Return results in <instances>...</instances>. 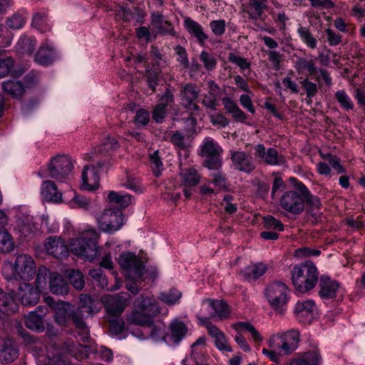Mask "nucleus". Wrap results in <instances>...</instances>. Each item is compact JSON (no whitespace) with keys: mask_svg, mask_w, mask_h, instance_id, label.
<instances>
[{"mask_svg":"<svg viewBox=\"0 0 365 365\" xmlns=\"http://www.w3.org/2000/svg\"><path fill=\"white\" fill-rule=\"evenodd\" d=\"M159 312L158 303L153 298L137 299L134 310L126 316L129 324L139 327L133 333V336L140 340L151 339L158 341L163 339L168 344H179L187 333V326L182 322L173 320L169 325L168 332L163 336L164 326L153 319Z\"/></svg>","mask_w":365,"mask_h":365,"instance_id":"nucleus-1","label":"nucleus"},{"mask_svg":"<svg viewBox=\"0 0 365 365\" xmlns=\"http://www.w3.org/2000/svg\"><path fill=\"white\" fill-rule=\"evenodd\" d=\"M118 263L124 270L127 280L126 287L133 294L138 292V284L145 279L154 280L158 276L155 268L145 269L141 259L131 252L122 253Z\"/></svg>","mask_w":365,"mask_h":365,"instance_id":"nucleus-2","label":"nucleus"},{"mask_svg":"<svg viewBox=\"0 0 365 365\" xmlns=\"http://www.w3.org/2000/svg\"><path fill=\"white\" fill-rule=\"evenodd\" d=\"M299 336V332L294 329L274 334L267 340L268 348H264L262 353L273 362L279 364L280 356L289 355L297 349Z\"/></svg>","mask_w":365,"mask_h":365,"instance_id":"nucleus-3","label":"nucleus"},{"mask_svg":"<svg viewBox=\"0 0 365 365\" xmlns=\"http://www.w3.org/2000/svg\"><path fill=\"white\" fill-rule=\"evenodd\" d=\"M291 281L294 289L301 294L312 290L319 282V272L311 261H306L292 267L290 271Z\"/></svg>","mask_w":365,"mask_h":365,"instance_id":"nucleus-4","label":"nucleus"},{"mask_svg":"<svg viewBox=\"0 0 365 365\" xmlns=\"http://www.w3.org/2000/svg\"><path fill=\"white\" fill-rule=\"evenodd\" d=\"M98 239L99 234L95 229L86 230L78 237L70 240V251L74 255L91 262L100 254Z\"/></svg>","mask_w":365,"mask_h":365,"instance_id":"nucleus-5","label":"nucleus"},{"mask_svg":"<svg viewBox=\"0 0 365 365\" xmlns=\"http://www.w3.org/2000/svg\"><path fill=\"white\" fill-rule=\"evenodd\" d=\"M2 272L7 279L19 278L30 280L36 273L34 260L29 255H19L16 257L14 264L11 262L4 263Z\"/></svg>","mask_w":365,"mask_h":365,"instance_id":"nucleus-6","label":"nucleus"},{"mask_svg":"<svg viewBox=\"0 0 365 365\" xmlns=\"http://www.w3.org/2000/svg\"><path fill=\"white\" fill-rule=\"evenodd\" d=\"M290 290L288 286L280 281H274L264 289V297L271 308L277 312H282L289 301Z\"/></svg>","mask_w":365,"mask_h":365,"instance_id":"nucleus-7","label":"nucleus"},{"mask_svg":"<svg viewBox=\"0 0 365 365\" xmlns=\"http://www.w3.org/2000/svg\"><path fill=\"white\" fill-rule=\"evenodd\" d=\"M73 169V164L67 156H57L53 158L45 170L38 172L41 178H51L63 180L68 176Z\"/></svg>","mask_w":365,"mask_h":365,"instance_id":"nucleus-8","label":"nucleus"},{"mask_svg":"<svg viewBox=\"0 0 365 365\" xmlns=\"http://www.w3.org/2000/svg\"><path fill=\"white\" fill-rule=\"evenodd\" d=\"M97 221L101 230L107 233H114L123 227L125 217L119 210L106 209Z\"/></svg>","mask_w":365,"mask_h":365,"instance_id":"nucleus-9","label":"nucleus"},{"mask_svg":"<svg viewBox=\"0 0 365 365\" xmlns=\"http://www.w3.org/2000/svg\"><path fill=\"white\" fill-rule=\"evenodd\" d=\"M108 317H118L128 305V298L125 295H106L101 297Z\"/></svg>","mask_w":365,"mask_h":365,"instance_id":"nucleus-10","label":"nucleus"},{"mask_svg":"<svg viewBox=\"0 0 365 365\" xmlns=\"http://www.w3.org/2000/svg\"><path fill=\"white\" fill-rule=\"evenodd\" d=\"M279 204L284 210L294 215L300 214L304 209L302 194L294 190L285 192L280 198Z\"/></svg>","mask_w":365,"mask_h":365,"instance_id":"nucleus-11","label":"nucleus"},{"mask_svg":"<svg viewBox=\"0 0 365 365\" xmlns=\"http://www.w3.org/2000/svg\"><path fill=\"white\" fill-rule=\"evenodd\" d=\"M343 294L344 289L337 281L333 280L327 276L321 277L319 295L322 299H340L342 298Z\"/></svg>","mask_w":365,"mask_h":365,"instance_id":"nucleus-12","label":"nucleus"},{"mask_svg":"<svg viewBox=\"0 0 365 365\" xmlns=\"http://www.w3.org/2000/svg\"><path fill=\"white\" fill-rule=\"evenodd\" d=\"M200 91L199 88L192 83H186L180 89L181 103L192 113L199 110V106L195 101L198 98Z\"/></svg>","mask_w":365,"mask_h":365,"instance_id":"nucleus-13","label":"nucleus"},{"mask_svg":"<svg viewBox=\"0 0 365 365\" xmlns=\"http://www.w3.org/2000/svg\"><path fill=\"white\" fill-rule=\"evenodd\" d=\"M103 164L98 163L96 165H86L82 172V185L83 190L91 191L98 188L99 185L98 173L103 168Z\"/></svg>","mask_w":365,"mask_h":365,"instance_id":"nucleus-14","label":"nucleus"},{"mask_svg":"<svg viewBox=\"0 0 365 365\" xmlns=\"http://www.w3.org/2000/svg\"><path fill=\"white\" fill-rule=\"evenodd\" d=\"M46 252L53 257L62 259L68 254V248L65 241L57 236L48 237L44 242Z\"/></svg>","mask_w":365,"mask_h":365,"instance_id":"nucleus-15","label":"nucleus"},{"mask_svg":"<svg viewBox=\"0 0 365 365\" xmlns=\"http://www.w3.org/2000/svg\"><path fill=\"white\" fill-rule=\"evenodd\" d=\"M255 156L259 161L271 165H280L284 163V158L279 155L276 149L270 148L266 150L262 144H258L255 147Z\"/></svg>","mask_w":365,"mask_h":365,"instance_id":"nucleus-16","label":"nucleus"},{"mask_svg":"<svg viewBox=\"0 0 365 365\" xmlns=\"http://www.w3.org/2000/svg\"><path fill=\"white\" fill-rule=\"evenodd\" d=\"M230 153L232 167L235 169L245 173H250L255 170V166L249 154L238 150H230Z\"/></svg>","mask_w":365,"mask_h":365,"instance_id":"nucleus-17","label":"nucleus"},{"mask_svg":"<svg viewBox=\"0 0 365 365\" xmlns=\"http://www.w3.org/2000/svg\"><path fill=\"white\" fill-rule=\"evenodd\" d=\"M18 299L25 306H33L38 303L40 299V292L34 286L29 283H22L19 285L16 293Z\"/></svg>","mask_w":365,"mask_h":365,"instance_id":"nucleus-18","label":"nucleus"},{"mask_svg":"<svg viewBox=\"0 0 365 365\" xmlns=\"http://www.w3.org/2000/svg\"><path fill=\"white\" fill-rule=\"evenodd\" d=\"M201 324H206L208 334L213 339L215 346L220 351L232 352V349L227 342L225 334L216 326L206 324L207 319L203 317L199 318Z\"/></svg>","mask_w":365,"mask_h":365,"instance_id":"nucleus-19","label":"nucleus"},{"mask_svg":"<svg viewBox=\"0 0 365 365\" xmlns=\"http://www.w3.org/2000/svg\"><path fill=\"white\" fill-rule=\"evenodd\" d=\"M286 365H322V359L317 350L296 354Z\"/></svg>","mask_w":365,"mask_h":365,"instance_id":"nucleus-20","label":"nucleus"},{"mask_svg":"<svg viewBox=\"0 0 365 365\" xmlns=\"http://www.w3.org/2000/svg\"><path fill=\"white\" fill-rule=\"evenodd\" d=\"M79 302L80 306L78 312L79 313L78 317L81 319L84 316H93L94 314L98 313L101 308V303L88 294H81Z\"/></svg>","mask_w":365,"mask_h":365,"instance_id":"nucleus-21","label":"nucleus"},{"mask_svg":"<svg viewBox=\"0 0 365 365\" xmlns=\"http://www.w3.org/2000/svg\"><path fill=\"white\" fill-rule=\"evenodd\" d=\"M46 314V309L41 306L35 311L30 312L25 316V324L31 330L41 331L44 329L43 317Z\"/></svg>","mask_w":365,"mask_h":365,"instance_id":"nucleus-22","label":"nucleus"},{"mask_svg":"<svg viewBox=\"0 0 365 365\" xmlns=\"http://www.w3.org/2000/svg\"><path fill=\"white\" fill-rule=\"evenodd\" d=\"M202 304L207 305L213 310V313L211 314L212 318L225 320L228 319L231 314L230 306L224 300L205 299L202 301Z\"/></svg>","mask_w":365,"mask_h":365,"instance_id":"nucleus-23","label":"nucleus"},{"mask_svg":"<svg viewBox=\"0 0 365 365\" xmlns=\"http://www.w3.org/2000/svg\"><path fill=\"white\" fill-rule=\"evenodd\" d=\"M41 196L43 200L53 202H62V193L57 188L56 183L51 180H44L41 187Z\"/></svg>","mask_w":365,"mask_h":365,"instance_id":"nucleus-24","label":"nucleus"},{"mask_svg":"<svg viewBox=\"0 0 365 365\" xmlns=\"http://www.w3.org/2000/svg\"><path fill=\"white\" fill-rule=\"evenodd\" d=\"M56 58V51L51 42L46 41L41 44L35 56V61L42 66H48Z\"/></svg>","mask_w":365,"mask_h":365,"instance_id":"nucleus-25","label":"nucleus"},{"mask_svg":"<svg viewBox=\"0 0 365 365\" xmlns=\"http://www.w3.org/2000/svg\"><path fill=\"white\" fill-rule=\"evenodd\" d=\"M173 93L167 90L160 99L159 103L155 107L153 112V118L156 123H162L166 116V107L173 103Z\"/></svg>","mask_w":365,"mask_h":365,"instance_id":"nucleus-26","label":"nucleus"},{"mask_svg":"<svg viewBox=\"0 0 365 365\" xmlns=\"http://www.w3.org/2000/svg\"><path fill=\"white\" fill-rule=\"evenodd\" d=\"M36 46V41L34 37L27 35H22L16 46V51L19 56L24 57L31 56Z\"/></svg>","mask_w":365,"mask_h":365,"instance_id":"nucleus-27","label":"nucleus"},{"mask_svg":"<svg viewBox=\"0 0 365 365\" xmlns=\"http://www.w3.org/2000/svg\"><path fill=\"white\" fill-rule=\"evenodd\" d=\"M14 292L4 293L0 288V311L6 314L14 313L17 310V303L14 297Z\"/></svg>","mask_w":365,"mask_h":365,"instance_id":"nucleus-28","label":"nucleus"},{"mask_svg":"<svg viewBox=\"0 0 365 365\" xmlns=\"http://www.w3.org/2000/svg\"><path fill=\"white\" fill-rule=\"evenodd\" d=\"M107 199L110 203L116 205L119 209H124L132 203V196L124 192L108 191Z\"/></svg>","mask_w":365,"mask_h":365,"instance_id":"nucleus-29","label":"nucleus"},{"mask_svg":"<svg viewBox=\"0 0 365 365\" xmlns=\"http://www.w3.org/2000/svg\"><path fill=\"white\" fill-rule=\"evenodd\" d=\"M222 104L226 111L237 122L244 123L247 119L246 114L238 107L237 103L230 98H222Z\"/></svg>","mask_w":365,"mask_h":365,"instance_id":"nucleus-30","label":"nucleus"},{"mask_svg":"<svg viewBox=\"0 0 365 365\" xmlns=\"http://www.w3.org/2000/svg\"><path fill=\"white\" fill-rule=\"evenodd\" d=\"M184 26L186 30L193 35L200 44H203L207 39V36L205 34L202 26L197 21L187 17L184 20Z\"/></svg>","mask_w":365,"mask_h":365,"instance_id":"nucleus-31","label":"nucleus"},{"mask_svg":"<svg viewBox=\"0 0 365 365\" xmlns=\"http://www.w3.org/2000/svg\"><path fill=\"white\" fill-rule=\"evenodd\" d=\"M18 357V350L14 343L11 339L4 341L0 349V362L9 363Z\"/></svg>","mask_w":365,"mask_h":365,"instance_id":"nucleus-32","label":"nucleus"},{"mask_svg":"<svg viewBox=\"0 0 365 365\" xmlns=\"http://www.w3.org/2000/svg\"><path fill=\"white\" fill-rule=\"evenodd\" d=\"M49 288L53 294L63 295L68 293V286L61 275L51 273L49 274Z\"/></svg>","mask_w":365,"mask_h":365,"instance_id":"nucleus-33","label":"nucleus"},{"mask_svg":"<svg viewBox=\"0 0 365 365\" xmlns=\"http://www.w3.org/2000/svg\"><path fill=\"white\" fill-rule=\"evenodd\" d=\"M295 187L302 194L304 202H306L313 209L319 210L320 208L321 202L319 198L312 195L308 188L302 182H297Z\"/></svg>","mask_w":365,"mask_h":365,"instance_id":"nucleus-34","label":"nucleus"},{"mask_svg":"<svg viewBox=\"0 0 365 365\" xmlns=\"http://www.w3.org/2000/svg\"><path fill=\"white\" fill-rule=\"evenodd\" d=\"M71 304L61 303L58 304L55 314V321L60 325L66 324L67 319L71 317L73 319V315L78 317V313L71 312Z\"/></svg>","mask_w":365,"mask_h":365,"instance_id":"nucleus-35","label":"nucleus"},{"mask_svg":"<svg viewBox=\"0 0 365 365\" xmlns=\"http://www.w3.org/2000/svg\"><path fill=\"white\" fill-rule=\"evenodd\" d=\"M36 363L38 365H67L68 361L65 356L60 355L58 351L56 354L48 355H38L36 358Z\"/></svg>","mask_w":365,"mask_h":365,"instance_id":"nucleus-36","label":"nucleus"},{"mask_svg":"<svg viewBox=\"0 0 365 365\" xmlns=\"http://www.w3.org/2000/svg\"><path fill=\"white\" fill-rule=\"evenodd\" d=\"M4 91L13 98H20L24 94L25 89L21 82L15 80L4 81L2 83Z\"/></svg>","mask_w":365,"mask_h":365,"instance_id":"nucleus-37","label":"nucleus"},{"mask_svg":"<svg viewBox=\"0 0 365 365\" xmlns=\"http://www.w3.org/2000/svg\"><path fill=\"white\" fill-rule=\"evenodd\" d=\"M222 148L211 138L205 139L201 146V155L205 157L221 155Z\"/></svg>","mask_w":365,"mask_h":365,"instance_id":"nucleus-38","label":"nucleus"},{"mask_svg":"<svg viewBox=\"0 0 365 365\" xmlns=\"http://www.w3.org/2000/svg\"><path fill=\"white\" fill-rule=\"evenodd\" d=\"M316 310V305L312 299L298 301L294 307V312L299 317L312 314Z\"/></svg>","mask_w":365,"mask_h":365,"instance_id":"nucleus-39","label":"nucleus"},{"mask_svg":"<svg viewBox=\"0 0 365 365\" xmlns=\"http://www.w3.org/2000/svg\"><path fill=\"white\" fill-rule=\"evenodd\" d=\"M297 31L302 42L308 48L311 49L317 48V40L311 33L309 28L299 25Z\"/></svg>","mask_w":365,"mask_h":365,"instance_id":"nucleus-40","label":"nucleus"},{"mask_svg":"<svg viewBox=\"0 0 365 365\" xmlns=\"http://www.w3.org/2000/svg\"><path fill=\"white\" fill-rule=\"evenodd\" d=\"M232 327L237 333H242L243 331L249 332L255 341L259 342L262 340L260 334L250 322H238L232 324Z\"/></svg>","mask_w":365,"mask_h":365,"instance_id":"nucleus-41","label":"nucleus"},{"mask_svg":"<svg viewBox=\"0 0 365 365\" xmlns=\"http://www.w3.org/2000/svg\"><path fill=\"white\" fill-rule=\"evenodd\" d=\"M267 266L263 263L248 265L242 271V274L248 279H257L267 271Z\"/></svg>","mask_w":365,"mask_h":365,"instance_id":"nucleus-42","label":"nucleus"},{"mask_svg":"<svg viewBox=\"0 0 365 365\" xmlns=\"http://www.w3.org/2000/svg\"><path fill=\"white\" fill-rule=\"evenodd\" d=\"M181 177L184 184L189 187H193L198 184L200 175L196 169L190 168L181 170Z\"/></svg>","mask_w":365,"mask_h":365,"instance_id":"nucleus-43","label":"nucleus"},{"mask_svg":"<svg viewBox=\"0 0 365 365\" xmlns=\"http://www.w3.org/2000/svg\"><path fill=\"white\" fill-rule=\"evenodd\" d=\"M296 69L300 73H303L307 72L309 76H313L314 75H317L318 73V69L315 66L313 60H307L306 58H299L296 62Z\"/></svg>","mask_w":365,"mask_h":365,"instance_id":"nucleus-44","label":"nucleus"},{"mask_svg":"<svg viewBox=\"0 0 365 365\" xmlns=\"http://www.w3.org/2000/svg\"><path fill=\"white\" fill-rule=\"evenodd\" d=\"M14 249L12 236L5 230H0V253H9Z\"/></svg>","mask_w":365,"mask_h":365,"instance_id":"nucleus-45","label":"nucleus"},{"mask_svg":"<svg viewBox=\"0 0 365 365\" xmlns=\"http://www.w3.org/2000/svg\"><path fill=\"white\" fill-rule=\"evenodd\" d=\"M32 26L41 33L49 31L51 26L46 14L45 12L36 14L33 17Z\"/></svg>","mask_w":365,"mask_h":365,"instance_id":"nucleus-46","label":"nucleus"},{"mask_svg":"<svg viewBox=\"0 0 365 365\" xmlns=\"http://www.w3.org/2000/svg\"><path fill=\"white\" fill-rule=\"evenodd\" d=\"M181 297V292L176 289H171L168 292H162L159 296L160 299L168 305L178 304Z\"/></svg>","mask_w":365,"mask_h":365,"instance_id":"nucleus-47","label":"nucleus"},{"mask_svg":"<svg viewBox=\"0 0 365 365\" xmlns=\"http://www.w3.org/2000/svg\"><path fill=\"white\" fill-rule=\"evenodd\" d=\"M152 22L158 31L163 34H174L173 29L168 21H163L162 16L159 14H155L152 16Z\"/></svg>","mask_w":365,"mask_h":365,"instance_id":"nucleus-48","label":"nucleus"},{"mask_svg":"<svg viewBox=\"0 0 365 365\" xmlns=\"http://www.w3.org/2000/svg\"><path fill=\"white\" fill-rule=\"evenodd\" d=\"M67 277L75 289L81 290L84 287V277L80 271L71 269L68 272Z\"/></svg>","mask_w":365,"mask_h":365,"instance_id":"nucleus-49","label":"nucleus"},{"mask_svg":"<svg viewBox=\"0 0 365 365\" xmlns=\"http://www.w3.org/2000/svg\"><path fill=\"white\" fill-rule=\"evenodd\" d=\"M200 61L203 67L208 71L215 69L217 66V59L213 53L202 51L199 56Z\"/></svg>","mask_w":365,"mask_h":365,"instance_id":"nucleus-50","label":"nucleus"},{"mask_svg":"<svg viewBox=\"0 0 365 365\" xmlns=\"http://www.w3.org/2000/svg\"><path fill=\"white\" fill-rule=\"evenodd\" d=\"M335 98L339 103L341 108L344 110L348 111L354 108V103L345 91H337L335 93Z\"/></svg>","mask_w":365,"mask_h":365,"instance_id":"nucleus-51","label":"nucleus"},{"mask_svg":"<svg viewBox=\"0 0 365 365\" xmlns=\"http://www.w3.org/2000/svg\"><path fill=\"white\" fill-rule=\"evenodd\" d=\"M265 4L255 0H250L249 9L245 11L252 19H257L265 9Z\"/></svg>","mask_w":365,"mask_h":365,"instance_id":"nucleus-52","label":"nucleus"},{"mask_svg":"<svg viewBox=\"0 0 365 365\" xmlns=\"http://www.w3.org/2000/svg\"><path fill=\"white\" fill-rule=\"evenodd\" d=\"M49 274V271L45 267L38 268L36 278V289L41 292L46 286L47 277Z\"/></svg>","mask_w":365,"mask_h":365,"instance_id":"nucleus-53","label":"nucleus"},{"mask_svg":"<svg viewBox=\"0 0 365 365\" xmlns=\"http://www.w3.org/2000/svg\"><path fill=\"white\" fill-rule=\"evenodd\" d=\"M38 230V227L31 219H26L19 226V232L24 237H29Z\"/></svg>","mask_w":365,"mask_h":365,"instance_id":"nucleus-54","label":"nucleus"},{"mask_svg":"<svg viewBox=\"0 0 365 365\" xmlns=\"http://www.w3.org/2000/svg\"><path fill=\"white\" fill-rule=\"evenodd\" d=\"M6 24L8 28L11 29H20L25 24V19L22 15L19 14H15L11 17L8 18Z\"/></svg>","mask_w":365,"mask_h":365,"instance_id":"nucleus-55","label":"nucleus"},{"mask_svg":"<svg viewBox=\"0 0 365 365\" xmlns=\"http://www.w3.org/2000/svg\"><path fill=\"white\" fill-rule=\"evenodd\" d=\"M150 164L153 172L155 176H159L163 170V163L158 155V151H155L150 155Z\"/></svg>","mask_w":365,"mask_h":365,"instance_id":"nucleus-56","label":"nucleus"},{"mask_svg":"<svg viewBox=\"0 0 365 365\" xmlns=\"http://www.w3.org/2000/svg\"><path fill=\"white\" fill-rule=\"evenodd\" d=\"M14 65V61L11 57L0 58V78L7 76Z\"/></svg>","mask_w":365,"mask_h":365,"instance_id":"nucleus-57","label":"nucleus"},{"mask_svg":"<svg viewBox=\"0 0 365 365\" xmlns=\"http://www.w3.org/2000/svg\"><path fill=\"white\" fill-rule=\"evenodd\" d=\"M221 155H215L207 157L204 162L205 167L209 170L218 171L222 166Z\"/></svg>","mask_w":365,"mask_h":365,"instance_id":"nucleus-58","label":"nucleus"},{"mask_svg":"<svg viewBox=\"0 0 365 365\" xmlns=\"http://www.w3.org/2000/svg\"><path fill=\"white\" fill-rule=\"evenodd\" d=\"M212 178L211 182L219 189H225L227 187V180L225 175L217 171L210 175Z\"/></svg>","mask_w":365,"mask_h":365,"instance_id":"nucleus-59","label":"nucleus"},{"mask_svg":"<svg viewBox=\"0 0 365 365\" xmlns=\"http://www.w3.org/2000/svg\"><path fill=\"white\" fill-rule=\"evenodd\" d=\"M175 51L178 56L177 61L180 63V64L182 65L185 68H188L189 61L185 48L178 45L175 46Z\"/></svg>","mask_w":365,"mask_h":365,"instance_id":"nucleus-60","label":"nucleus"},{"mask_svg":"<svg viewBox=\"0 0 365 365\" xmlns=\"http://www.w3.org/2000/svg\"><path fill=\"white\" fill-rule=\"evenodd\" d=\"M119 147L118 142L111 137H108L105 140L101 146L99 148L98 152L99 153H108L110 150H116Z\"/></svg>","mask_w":365,"mask_h":365,"instance_id":"nucleus-61","label":"nucleus"},{"mask_svg":"<svg viewBox=\"0 0 365 365\" xmlns=\"http://www.w3.org/2000/svg\"><path fill=\"white\" fill-rule=\"evenodd\" d=\"M264 224L267 229H274L278 231H282L284 229L282 223L272 216L264 217Z\"/></svg>","mask_w":365,"mask_h":365,"instance_id":"nucleus-62","label":"nucleus"},{"mask_svg":"<svg viewBox=\"0 0 365 365\" xmlns=\"http://www.w3.org/2000/svg\"><path fill=\"white\" fill-rule=\"evenodd\" d=\"M212 33L216 36H222L225 31L226 23L225 20H213L210 23Z\"/></svg>","mask_w":365,"mask_h":365,"instance_id":"nucleus-63","label":"nucleus"},{"mask_svg":"<svg viewBox=\"0 0 365 365\" xmlns=\"http://www.w3.org/2000/svg\"><path fill=\"white\" fill-rule=\"evenodd\" d=\"M124 186L138 193H141L144 190V187L141 185L140 180L136 178H128Z\"/></svg>","mask_w":365,"mask_h":365,"instance_id":"nucleus-64","label":"nucleus"}]
</instances>
